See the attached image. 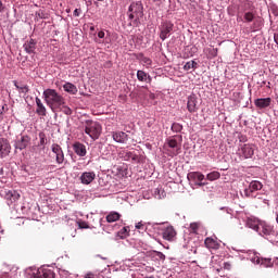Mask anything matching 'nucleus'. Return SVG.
<instances>
[{"mask_svg":"<svg viewBox=\"0 0 278 278\" xmlns=\"http://www.w3.org/2000/svg\"><path fill=\"white\" fill-rule=\"evenodd\" d=\"M237 23H253L251 27L252 31H257V29L262 28V20H255V7L253 2L244 0L238 5Z\"/></svg>","mask_w":278,"mask_h":278,"instance_id":"nucleus-1","label":"nucleus"},{"mask_svg":"<svg viewBox=\"0 0 278 278\" xmlns=\"http://www.w3.org/2000/svg\"><path fill=\"white\" fill-rule=\"evenodd\" d=\"M42 97L48 108L53 112H55L56 108L64 105V101L66 100L58 90L51 88L43 90Z\"/></svg>","mask_w":278,"mask_h":278,"instance_id":"nucleus-2","label":"nucleus"},{"mask_svg":"<svg viewBox=\"0 0 278 278\" xmlns=\"http://www.w3.org/2000/svg\"><path fill=\"white\" fill-rule=\"evenodd\" d=\"M144 8L142 2H132L128 9V21L130 27H138L140 25V18L144 16Z\"/></svg>","mask_w":278,"mask_h":278,"instance_id":"nucleus-3","label":"nucleus"},{"mask_svg":"<svg viewBox=\"0 0 278 278\" xmlns=\"http://www.w3.org/2000/svg\"><path fill=\"white\" fill-rule=\"evenodd\" d=\"M176 138L177 136L169 137L164 143V150L167 152V155H169V157H175L181 153L182 137L181 135L178 136L179 141Z\"/></svg>","mask_w":278,"mask_h":278,"instance_id":"nucleus-4","label":"nucleus"},{"mask_svg":"<svg viewBox=\"0 0 278 278\" xmlns=\"http://www.w3.org/2000/svg\"><path fill=\"white\" fill-rule=\"evenodd\" d=\"M258 236H262V238H265V240H268V242H277L278 240V231L275 229V226L262 222L258 226Z\"/></svg>","mask_w":278,"mask_h":278,"instance_id":"nucleus-5","label":"nucleus"},{"mask_svg":"<svg viewBox=\"0 0 278 278\" xmlns=\"http://www.w3.org/2000/svg\"><path fill=\"white\" fill-rule=\"evenodd\" d=\"M101 131H103V128L101 127V124L94 121H86L85 122V134L91 138V140H99L101 137Z\"/></svg>","mask_w":278,"mask_h":278,"instance_id":"nucleus-6","label":"nucleus"},{"mask_svg":"<svg viewBox=\"0 0 278 278\" xmlns=\"http://www.w3.org/2000/svg\"><path fill=\"white\" fill-rule=\"evenodd\" d=\"M236 155H238L239 162H242V160H251V157L255 155V146H253V143H240Z\"/></svg>","mask_w":278,"mask_h":278,"instance_id":"nucleus-7","label":"nucleus"},{"mask_svg":"<svg viewBox=\"0 0 278 278\" xmlns=\"http://www.w3.org/2000/svg\"><path fill=\"white\" fill-rule=\"evenodd\" d=\"M262 188H264V185H262L260 180H252L249 187L244 189V194L250 199H255Z\"/></svg>","mask_w":278,"mask_h":278,"instance_id":"nucleus-8","label":"nucleus"},{"mask_svg":"<svg viewBox=\"0 0 278 278\" xmlns=\"http://www.w3.org/2000/svg\"><path fill=\"white\" fill-rule=\"evenodd\" d=\"M118 156L121 160H124V162H131L132 164H140L142 161V157L139 154L129 150L119 151Z\"/></svg>","mask_w":278,"mask_h":278,"instance_id":"nucleus-9","label":"nucleus"},{"mask_svg":"<svg viewBox=\"0 0 278 278\" xmlns=\"http://www.w3.org/2000/svg\"><path fill=\"white\" fill-rule=\"evenodd\" d=\"M237 218H242L245 223V227H249V229H253L254 231H258L260 225H262V220L253 216L248 217L244 213H239Z\"/></svg>","mask_w":278,"mask_h":278,"instance_id":"nucleus-10","label":"nucleus"},{"mask_svg":"<svg viewBox=\"0 0 278 278\" xmlns=\"http://www.w3.org/2000/svg\"><path fill=\"white\" fill-rule=\"evenodd\" d=\"M174 27H175V24H173V22L168 20L163 21L159 26L161 40H166V38H169Z\"/></svg>","mask_w":278,"mask_h":278,"instance_id":"nucleus-11","label":"nucleus"},{"mask_svg":"<svg viewBox=\"0 0 278 278\" xmlns=\"http://www.w3.org/2000/svg\"><path fill=\"white\" fill-rule=\"evenodd\" d=\"M31 142V137L27 135H21L16 137L14 148L18 151L25 150L26 147H29Z\"/></svg>","mask_w":278,"mask_h":278,"instance_id":"nucleus-12","label":"nucleus"},{"mask_svg":"<svg viewBox=\"0 0 278 278\" xmlns=\"http://www.w3.org/2000/svg\"><path fill=\"white\" fill-rule=\"evenodd\" d=\"M161 233L163 240H167V242H173L175 241V238H177V231H175V228L173 226H163Z\"/></svg>","mask_w":278,"mask_h":278,"instance_id":"nucleus-13","label":"nucleus"},{"mask_svg":"<svg viewBox=\"0 0 278 278\" xmlns=\"http://www.w3.org/2000/svg\"><path fill=\"white\" fill-rule=\"evenodd\" d=\"M187 178L189 181H192L195 184V186H205L203 180L205 179V175H203L201 172H190L187 175Z\"/></svg>","mask_w":278,"mask_h":278,"instance_id":"nucleus-14","label":"nucleus"},{"mask_svg":"<svg viewBox=\"0 0 278 278\" xmlns=\"http://www.w3.org/2000/svg\"><path fill=\"white\" fill-rule=\"evenodd\" d=\"M12 151V146H10V141L5 138H0V160L3 157H8L10 152Z\"/></svg>","mask_w":278,"mask_h":278,"instance_id":"nucleus-15","label":"nucleus"},{"mask_svg":"<svg viewBox=\"0 0 278 278\" xmlns=\"http://www.w3.org/2000/svg\"><path fill=\"white\" fill-rule=\"evenodd\" d=\"M51 151L55 156L56 164H62L64 162V151L62 150V147L58 143H53L51 146Z\"/></svg>","mask_w":278,"mask_h":278,"instance_id":"nucleus-16","label":"nucleus"},{"mask_svg":"<svg viewBox=\"0 0 278 278\" xmlns=\"http://www.w3.org/2000/svg\"><path fill=\"white\" fill-rule=\"evenodd\" d=\"M187 110L190 114H194L195 112H199V101L197 100L195 94H191L188 97Z\"/></svg>","mask_w":278,"mask_h":278,"instance_id":"nucleus-17","label":"nucleus"},{"mask_svg":"<svg viewBox=\"0 0 278 278\" xmlns=\"http://www.w3.org/2000/svg\"><path fill=\"white\" fill-rule=\"evenodd\" d=\"M261 255L260 253L253 251V250H249L243 252L242 254V258L243 260H249L250 262H252V264H260V260H261Z\"/></svg>","mask_w":278,"mask_h":278,"instance_id":"nucleus-18","label":"nucleus"},{"mask_svg":"<svg viewBox=\"0 0 278 278\" xmlns=\"http://www.w3.org/2000/svg\"><path fill=\"white\" fill-rule=\"evenodd\" d=\"M112 138L119 144H126L127 140H129V135L125 131L117 130L112 132Z\"/></svg>","mask_w":278,"mask_h":278,"instance_id":"nucleus-19","label":"nucleus"},{"mask_svg":"<svg viewBox=\"0 0 278 278\" xmlns=\"http://www.w3.org/2000/svg\"><path fill=\"white\" fill-rule=\"evenodd\" d=\"M270 103H273L271 98H257L254 100V105L258 110H266V108H270Z\"/></svg>","mask_w":278,"mask_h":278,"instance_id":"nucleus-20","label":"nucleus"},{"mask_svg":"<svg viewBox=\"0 0 278 278\" xmlns=\"http://www.w3.org/2000/svg\"><path fill=\"white\" fill-rule=\"evenodd\" d=\"M73 151L78 155V157H86L88 151L86 150V146L79 141L73 143Z\"/></svg>","mask_w":278,"mask_h":278,"instance_id":"nucleus-21","label":"nucleus"},{"mask_svg":"<svg viewBox=\"0 0 278 278\" xmlns=\"http://www.w3.org/2000/svg\"><path fill=\"white\" fill-rule=\"evenodd\" d=\"M93 179H97V174L94 172H85L80 175V182L85 186H90Z\"/></svg>","mask_w":278,"mask_h":278,"instance_id":"nucleus-22","label":"nucleus"},{"mask_svg":"<svg viewBox=\"0 0 278 278\" xmlns=\"http://www.w3.org/2000/svg\"><path fill=\"white\" fill-rule=\"evenodd\" d=\"M98 38L99 39H96L98 45H110L112 42V39L110 38V31H106V36L105 30L98 31Z\"/></svg>","mask_w":278,"mask_h":278,"instance_id":"nucleus-23","label":"nucleus"},{"mask_svg":"<svg viewBox=\"0 0 278 278\" xmlns=\"http://www.w3.org/2000/svg\"><path fill=\"white\" fill-rule=\"evenodd\" d=\"M35 103H36V114L45 117L47 116V106H45V104L42 103V100H40V98L36 97L35 98Z\"/></svg>","mask_w":278,"mask_h":278,"instance_id":"nucleus-24","label":"nucleus"},{"mask_svg":"<svg viewBox=\"0 0 278 278\" xmlns=\"http://www.w3.org/2000/svg\"><path fill=\"white\" fill-rule=\"evenodd\" d=\"M148 233H162L164 225L157 223H148L147 224Z\"/></svg>","mask_w":278,"mask_h":278,"instance_id":"nucleus-25","label":"nucleus"},{"mask_svg":"<svg viewBox=\"0 0 278 278\" xmlns=\"http://www.w3.org/2000/svg\"><path fill=\"white\" fill-rule=\"evenodd\" d=\"M34 278H55V273L51 269H38Z\"/></svg>","mask_w":278,"mask_h":278,"instance_id":"nucleus-26","label":"nucleus"},{"mask_svg":"<svg viewBox=\"0 0 278 278\" xmlns=\"http://www.w3.org/2000/svg\"><path fill=\"white\" fill-rule=\"evenodd\" d=\"M5 197H7L8 205H12V203H16V201L21 199V194L15 190L8 191Z\"/></svg>","mask_w":278,"mask_h":278,"instance_id":"nucleus-27","label":"nucleus"},{"mask_svg":"<svg viewBox=\"0 0 278 278\" xmlns=\"http://www.w3.org/2000/svg\"><path fill=\"white\" fill-rule=\"evenodd\" d=\"M206 249H213L214 251L220 248V244L213 237H207L204 241Z\"/></svg>","mask_w":278,"mask_h":278,"instance_id":"nucleus-28","label":"nucleus"},{"mask_svg":"<svg viewBox=\"0 0 278 278\" xmlns=\"http://www.w3.org/2000/svg\"><path fill=\"white\" fill-rule=\"evenodd\" d=\"M36 45L37 42L34 39H29L28 41H25V43L23 45L24 51H26V53H29V54L35 53Z\"/></svg>","mask_w":278,"mask_h":278,"instance_id":"nucleus-29","label":"nucleus"},{"mask_svg":"<svg viewBox=\"0 0 278 278\" xmlns=\"http://www.w3.org/2000/svg\"><path fill=\"white\" fill-rule=\"evenodd\" d=\"M63 90L68 92V94H77V86L72 83H65L63 85Z\"/></svg>","mask_w":278,"mask_h":278,"instance_id":"nucleus-30","label":"nucleus"},{"mask_svg":"<svg viewBox=\"0 0 278 278\" xmlns=\"http://www.w3.org/2000/svg\"><path fill=\"white\" fill-rule=\"evenodd\" d=\"M55 112H63L66 116H71L73 114V110L66 105V100H63V104L55 109Z\"/></svg>","mask_w":278,"mask_h":278,"instance_id":"nucleus-31","label":"nucleus"},{"mask_svg":"<svg viewBox=\"0 0 278 278\" xmlns=\"http://www.w3.org/2000/svg\"><path fill=\"white\" fill-rule=\"evenodd\" d=\"M137 79L139 81H147L150 83L151 81V76L149 74H147L144 71H137Z\"/></svg>","mask_w":278,"mask_h":278,"instance_id":"nucleus-32","label":"nucleus"},{"mask_svg":"<svg viewBox=\"0 0 278 278\" xmlns=\"http://www.w3.org/2000/svg\"><path fill=\"white\" fill-rule=\"evenodd\" d=\"M116 220H121V214L118 212H111L106 215V223H116Z\"/></svg>","mask_w":278,"mask_h":278,"instance_id":"nucleus-33","label":"nucleus"},{"mask_svg":"<svg viewBox=\"0 0 278 278\" xmlns=\"http://www.w3.org/2000/svg\"><path fill=\"white\" fill-rule=\"evenodd\" d=\"M13 84H14L16 90H18V92L21 94H27V92H29V86H27V85H18V81H16V80H14Z\"/></svg>","mask_w":278,"mask_h":278,"instance_id":"nucleus-34","label":"nucleus"},{"mask_svg":"<svg viewBox=\"0 0 278 278\" xmlns=\"http://www.w3.org/2000/svg\"><path fill=\"white\" fill-rule=\"evenodd\" d=\"M273 258H264L261 256L258 265L263 266V268H273Z\"/></svg>","mask_w":278,"mask_h":278,"instance_id":"nucleus-35","label":"nucleus"},{"mask_svg":"<svg viewBox=\"0 0 278 278\" xmlns=\"http://www.w3.org/2000/svg\"><path fill=\"white\" fill-rule=\"evenodd\" d=\"M129 231H131V229H129L128 226H125L117 232V236L121 240H125V238H128Z\"/></svg>","mask_w":278,"mask_h":278,"instance_id":"nucleus-36","label":"nucleus"},{"mask_svg":"<svg viewBox=\"0 0 278 278\" xmlns=\"http://www.w3.org/2000/svg\"><path fill=\"white\" fill-rule=\"evenodd\" d=\"M202 229H203V225H201V223L190 224V231H192V233H199L200 231H202Z\"/></svg>","mask_w":278,"mask_h":278,"instance_id":"nucleus-37","label":"nucleus"},{"mask_svg":"<svg viewBox=\"0 0 278 278\" xmlns=\"http://www.w3.org/2000/svg\"><path fill=\"white\" fill-rule=\"evenodd\" d=\"M170 129L174 134H181V131H184V125L179 123H173Z\"/></svg>","mask_w":278,"mask_h":278,"instance_id":"nucleus-38","label":"nucleus"},{"mask_svg":"<svg viewBox=\"0 0 278 278\" xmlns=\"http://www.w3.org/2000/svg\"><path fill=\"white\" fill-rule=\"evenodd\" d=\"M198 63L197 61H188L185 65H184V71H194V68H197Z\"/></svg>","mask_w":278,"mask_h":278,"instance_id":"nucleus-39","label":"nucleus"},{"mask_svg":"<svg viewBox=\"0 0 278 278\" xmlns=\"http://www.w3.org/2000/svg\"><path fill=\"white\" fill-rule=\"evenodd\" d=\"M206 179L208 181H216V179H220V174L218 172H211L206 175Z\"/></svg>","mask_w":278,"mask_h":278,"instance_id":"nucleus-40","label":"nucleus"},{"mask_svg":"<svg viewBox=\"0 0 278 278\" xmlns=\"http://www.w3.org/2000/svg\"><path fill=\"white\" fill-rule=\"evenodd\" d=\"M218 55V49L216 48H211L207 50V59L208 60H214Z\"/></svg>","mask_w":278,"mask_h":278,"instance_id":"nucleus-41","label":"nucleus"},{"mask_svg":"<svg viewBox=\"0 0 278 278\" xmlns=\"http://www.w3.org/2000/svg\"><path fill=\"white\" fill-rule=\"evenodd\" d=\"M154 197L156 199H164V197H166V192L162 188H156L154 191Z\"/></svg>","mask_w":278,"mask_h":278,"instance_id":"nucleus-42","label":"nucleus"},{"mask_svg":"<svg viewBox=\"0 0 278 278\" xmlns=\"http://www.w3.org/2000/svg\"><path fill=\"white\" fill-rule=\"evenodd\" d=\"M147 224L148 223H142V222H139L136 224V229H138L139 231H147L149 233V228H147Z\"/></svg>","mask_w":278,"mask_h":278,"instance_id":"nucleus-43","label":"nucleus"},{"mask_svg":"<svg viewBox=\"0 0 278 278\" xmlns=\"http://www.w3.org/2000/svg\"><path fill=\"white\" fill-rule=\"evenodd\" d=\"M47 144V135L45 132H39V147H45Z\"/></svg>","mask_w":278,"mask_h":278,"instance_id":"nucleus-44","label":"nucleus"},{"mask_svg":"<svg viewBox=\"0 0 278 278\" xmlns=\"http://www.w3.org/2000/svg\"><path fill=\"white\" fill-rule=\"evenodd\" d=\"M141 63L143 64V66H147V68H149V66H151V64L153 63V61H151L150 58L143 56L141 59Z\"/></svg>","mask_w":278,"mask_h":278,"instance_id":"nucleus-45","label":"nucleus"},{"mask_svg":"<svg viewBox=\"0 0 278 278\" xmlns=\"http://www.w3.org/2000/svg\"><path fill=\"white\" fill-rule=\"evenodd\" d=\"M220 210H224V212L229 215V218H233V211L229 207H222Z\"/></svg>","mask_w":278,"mask_h":278,"instance_id":"nucleus-46","label":"nucleus"},{"mask_svg":"<svg viewBox=\"0 0 278 278\" xmlns=\"http://www.w3.org/2000/svg\"><path fill=\"white\" fill-rule=\"evenodd\" d=\"M238 140L239 142H248L249 138L245 135L239 134Z\"/></svg>","mask_w":278,"mask_h":278,"instance_id":"nucleus-47","label":"nucleus"},{"mask_svg":"<svg viewBox=\"0 0 278 278\" xmlns=\"http://www.w3.org/2000/svg\"><path fill=\"white\" fill-rule=\"evenodd\" d=\"M84 278H101V277L99 276V274L88 273L85 275Z\"/></svg>","mask_w":278,"mask_h":278,"instance_id":"nucleus-48","label":"nucleus"},{"mask_svg":"<svg viewBox=\"0 0 278 278\" xmlns=\"http://www.w3.org/2000/svg\"><path fill=\"white\" fill-rule=\"evenodd\" d=\"M5 12V4H3V0H0V13Z\"/></svg>","mask_w":278,"mask_h":278,"instance_id":"nucleus-49","label":"nucleus"},{"mask_svg":"<svg viewBox=\"0 0 278 278\" xmlns=\"http://www.w3.org/2000/svg\"><path fill=\"white\" fill-rule=\"evenodd\" d=\"M80 15H81V9H75L74 16H80Z\"/></svg>","mask_w":278,"mask_h":278,"instance_id":"nucleus-50","label":"nucleus"},{"mask_svg":"<svg viewBox=\"0 0 278 278\" xmlns=\"http://www.w3.org/2000/svg\"><path fill=\"white\" fill-rule=\"evenodd\" d=\"M80 229H88V225L85 222L79 223Z\"/></svg>","mask_w":278,"mask_h":278,"instance_id":"nucleus-51","label":"nucleus"},{"mask_svg":"<svg viewBox=\"0 0 278 278\" xmlns=\"http://www.w3.org/2000/svg\"><path fill=\"white\" fill-rule=\"evenodd\" d=\"M36 16H38L39 18H45V13L42 11H38L36 13Z\"/></svg>","mask_w":278,"mask_h":278,"instance_id":"nucleus-52","label":"nucleus"},{"mask_svg":"<svg viewBox=\"0 0 278 278\" xmlns=\"http://www.w3.org/2000/svg\"><path fill=\"white\" fill-rule=\"evenodd\" d=\"M3 110H5L4 106H2V109H0V123L3 121Z\"/></svg>","mask_w":278,"mask_h":278,"instance_id":"nucleus-53","label":"nucleus"},{"mask_svg":"<svg viewBox=\"0 0 278 278\" xmlns=\"http://www.w3.org/2000/svg\"><path fill=\"white\" fill-rule=\"evenodd\" d=\"M274 40H275L276 45H278V35L274 36Z\"/></svg>","mask_w":278,"mask_h":278,"instance_id":"nucleus-54","label":"nucleus"},{"mask_svg":"<svg viewBox=\"0 0 278 278\" xmlns=\"http://www.w3.org/2000/svg\"><path fill=\"white\" fill-rule=\"evenodd\" d=\"M90 31H94V26H91V27H90Z\"/></svg>","mask_w":278,"mask_h":278,"instance_id":"nucleus-55","label":"nucleus"},{"mask_svg":"<svg viewBox=\"0 0 278 278\" xmlns=\"http://www.w3.org/2000/svg\"><path fill=\"white\" fill-rule=\"evenodd\" d=\"M266 87H267V88H270V81L267 83Z\"/></svg>","mask_w":278,"mask_h":278,"instance_id":"nucleus-56","label":"nucleus"},{"mask_svg":"<svg viewBox=\"0 0 278 278\" xmlns=\"http://www.w3.org/2000/svg\"><path fill=\"white\" fill-rule=\"evenodd\" d=\"M276 223L278 224V213H276Z\"/></svg>","mask_w":278,"mask_h":278,"instance_id":"nucleus-57","label":"nucleus"},{"mask_svg":"<svg viewBox=\"0 0 278 278\" xmlns=\"http://www.w3.org/2000/svg\"><path fill=\"white\" fill-rule=\"evenodd\" d=\"M101 260H106L105 257H101Z\"/></svg>","mask_w":278,"mask_h":278,"instance_id":"nucleus-58","label":"nucleus"}]
</instances>
